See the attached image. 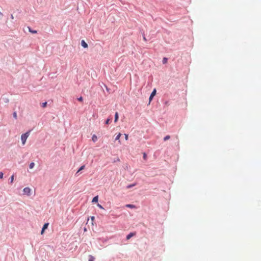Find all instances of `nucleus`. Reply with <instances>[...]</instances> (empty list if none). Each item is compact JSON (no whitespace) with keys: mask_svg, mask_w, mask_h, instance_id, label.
Returning a JSON list of instances; mask_svg holds the SVG:
<instances>
[{"mask_svg":"<svg viewBox=\"0 0 261 261\" xmlns=\"http://www.w3.org/2000/svg\"><path fill=\"white\" fill-rule=\"evenodd\" d=\"M97 207H98L99 208H100V209H102V210H104L103 207L101 204H100L99 203H97Z\"/></svg>","mask_w":261,"mask_h":261,"instance_id":"obj_26","label":"nucleus"},{"mask_svg":"<svg viewBox=\"0 0 261 261\" xmlns=\"http://www.w3.org/2000/svg\"><path fill=\"white\" fill-rule=\"evenodd\" d=\"M98 201V195H96L93 198L91 202L93 203H97Z\"/></svg>","mask_w":261,"mask_h":261,"instance_id":"obj_8","label":"nucleus"},{"mask_svg":"<svg viewBox=\"0 0 261 261\" xmlns=\"http://www.w3.org/2000/svg\"><path fill=\"white\" fill-rule=\"evenodd\" d=\"M31 130H32L31 129H30L28 131H27V132H25V133H23V134H22L21 135V142H22V144L23 145L25 144V143L26 142V141H27V139L28 138V137L29 136L30 132H31Z\"/></svg>","mask_w":261,"mask_h":261,"instance_id":"obj_1","label":"nucleus"},{"mask_svg":"<svg viewBox=\"0 0 261 261\" xmlns=\"http://www.w3.org/2000/svg\"><path fill=\"white\" fill-rule=\"evenodd\" d=\"M119 119V114L118 112H116L114 116V122H117Z\"/></svg>","mask_w":261,"mask_h":261,"instance_id":"obj_9","label":"nucleus"},{"mask_svg":"<svg viewBox=\"0 0 261 261\" xmlns=\"http://www.w3.org/2000/svg\"><path fill=\"white\" fill-rule=\"evenodd\" d=\"M168 61V58L167 57H164L162 60V63L163 64H166Z\"/></svg>","mask_w":261,"mask_h":261,"instance_id":"obj_16","label":"nucleus"},{"mask_svg":"<svg viewBox=\"0 0 261 261\" xmlns=\"http://www.w3.org/2000/svg\"><path fill=\"white\" fill-rule=\"evenodd\" d=\"M104 85L106 88V90L107 91V92H108L109 93H110L111 89L110 88H109L106 85L104 84Z\"/></svg>","mask_w":261,"mask_h":261,"instance_id":"obj_27","label":"nucleus"},{"mask_svg":"<svg viewBox=\"0 0 261 261\" xmlns=\"http://www.w3.org/2000/svg\"><path fill=\"white\" fill-rule=\"evenodd\" d=\"M35 166V163L34 162H31L29 164V168L30 169H33Z\"/></svg>","mask_w":261,"mask_h":261,"instance_id":"obj_21","label":"nucleus"},{"mask_svg":"<svg viewBox=\"0 0 261 261\" xmlns=\"http://www.w3.org/2000/svg\"><path fill=\"white\" fill-rule=\"evenodd\" d=\"M156 90L155 88H154L153 89L152 92L151 93L150 96H149V103H148V105L150 104V103L152 100V99H153L154 96L156 95Z\"/></svg>","mask_w":261,"mask_h":261,"instance_id":"obj_2","label":"nucleus"},{"mask_svg":"<svg viewBox=\"0 0 261 261\" xmlns=\"http://www.w3.org/2000/svg\"><path fill=\"white\" fill-rule=\"evenodd\" d=\"M85 168V165H82L78 169L79 171H81L82 170H84Z\"/></svg>","mask_w":261,"mask_h":261,"instance_id":"obj_22","label":"nucleus"},{"mask_svg":"<svg viewBox=\"0 0 261 261\" xmlns=\"http://www.w3.org/2000/svg\"><path fill=\"white\" fill-rule=\"evenodd\" d=\"M125 206L127 208H136V206L135 205L132 204H127L125 205Z\"/></svg>","mask_w":261,"mask_h":261,"instance_id":"obj_12","label":"nucleus"},{"mask_svg":"<svg viewBox=\"0 0 261 261\" xmlns=\"http://www.w3.org/2000/svg\"><path fill=\"white\" fill-rule=\"evenodd\" d=\"M92 140L93 142H95L97 140V137L96 135L94 134L92 136Z\"/></svg>","mask_w":261,"mask_h":261,"instance_id":"obj_14","label":"nucleus"},{"mask_svg":"<svg viewBox=\"0 0 261 261\" xmlns=\"http://www.w3.org/2000/svg\"><path fill=\"white\" fill-rule=\"evenodd\" d=\"M112 121V117L111 116H109L105 121V124H109Z\"/></svg>","mask_w":261,"mask_h":261,"instance_id":"obj_7","label":"nucleus"},{"mask_svg":"<svg viewBox=\"0 0 261 261\" xmlns=\"http://www.w3.org/2000/svg\"><path fill=\"white\" fill-rule=\"evenodd\" d=\"M143 159L144 160L146 161L147 159V154L145 152L143 153Z\"/></svg>","mask_w":261,"mask_h":261,"instance_id":"obj_19","label":"nucleus"},{"mask_svg":"<svg viewBox=\"0 0 261 261\" xmlns=\"http://www.w3.org/2000/svg\"><path fill=\"white\" fill-rule=\"evenodd\" d=\"M11 18H12V19H13V18H14V17H13V15H12V14H11Z\"/></svg>","mask_w":261,"mask_h":261,"instance_id":"obj_37","label":"nucleus"},{"mask_svg":"<svg viewBox=\"0 0 261 261\" xmlns=\"http://www.w3.org/2000/svg\"><path fill=\"white\" fill-rule=\"evenodd\" d=\"M81 46L84 47V48H88V44L85 42L84 40H82L81 42Z\"/></svg>","mask_w":261,"mask_h":261,"instance_id":"obj_6","label":"nucleus"},{"mask_svg":"<svg viewBox=\"0 0 261 261\" xmlns=\"http://www.w3.org/2000/svg\"><path fill=\"white\" fill-rule=\"evenodd\" d=\"M23 195L30 196L31 195V189L29 187H25L23 190Z\"/></svg>","mask_w":261,"mask_h":261,"instance_id":"obj_3","label":"nucleus"},{"mask_svg":"<svg viewBox=\"0 0 261 261\" xmlns=\"http://www.w3.org/2000/svg\"><path fill=\"white\" fill-rule=\"evenodd\" d=\"M4 173L2 172H0V179L3 178Z\"/></svg>","mask_w":261,"mask_h":261,"instance_id":"obj_29","label":"nucleus"},{"mask_svg":"<svg viewBox=\"0 0 261 261\" xmlns=\"http://www.w3.org/2000/svg\"><path fill=\"white\" fill-rule=\"evenodd\" d=\"M79 172H80V171H79V170H77V172L75 174V175L76 176H79Z\"/></svg>","mask_w":261,"mask_h":261,"instance_id":"obj_32","label":"nucleus"},{"mask_svg":"<svg viewBox=\"0 0 261 261\" xmlns=\"http://www.w3.org/2000/svg\"><path fill=\"white\" fill-rule=\"evenodd\" d=\"M13 117L16 119L17 118V112L16 111L13 113Z\"/></svg>","mask_w":261,"mask_h":261,"instance_id":"obj_24","label":"nucleus"},{"mask_svg":"<svg viewBox=\"0 0 261 261\" xmlns=\"http://www.w3.org/2000/svg\"><path fill=\"white\" fill-rule=\"evenodd\" d=\"M77 100L80 102H83V97L81 96L80 97L77 98Z\"/></svg>","mask_w":261,"mask_h":261,"instance_id":"obj_25","label":"nucleus"},{"mask_svg":"<svg viewBox=\"0 0 261 261\" xmlns=\"http://www.w3.org/2000/svg\"><path fill=\"white\" fill-rule=\"evenodd\" d=\"M47 105V101H45V102H43L41 103V107L43 108H44L46 107Z\"/></svg>","mask_w":261,"mask_h":261,"instance_id":"obj_18","label":"nucleus"},{"mask_svg":"<svg viewBox=\"0 0 261 261\" xmlns=\"http://www.w3.org/2000/svg\"><path fill=\"white\" fill-rule=\"evenodd\" d=\"M48 225H49V223H47V222L43 224V225L42 227V229L41 230V232H40L41 234H43L44 233L45 230L47 229Z\"/></svg>","mask_w":261,"mask_h":261,"instance_id":"obj_4","label":"nucleus"},{"mask_svg":"<svg viewBox=\"0 0 261 261\" xmlns=\"http://www.w3.org/2000/svg\"><path fill=\"white\" fill-rule=\"evenodd\" d=\"M137 234V232L136 231L130 232L126 236V240H129L130 238H132L133 237L135 236Z\"/></svg>","mask_w":261,"mask_h":261,"instance_id":"obj_5","label":"nucleus"},{"mask_svg":"<svg viewBox=\"0 0 261 261\" xmlns=\"http://www.w3.org/2000/svg\"><path fill=\"white\" fill-rule=\"evenodd\" d=\"M120 161V159L119 158H117L116 159H115L114 160V163L116 162H119Z\"/></svg>","mask_w":261,"mask_h":261,"instance_id":"obj_31","label":"nucleus"},{"mask_svg":"<svg viewBox=\"0 0 261 261\" xmlns=\"http://www.w3.org/2000/svg\"><path fill=\"white\" fill-rule=\"evenodd\" d=\"M3 16V14L0 12V19H1Z\"/></svg>","mask_w":261,"mask_h":261,"instance_id":"obj_35","label":"nucleus"},{"mask_svg":"<svg viewBox=\"0 0 261 261\" xmlns=\"http://www.w3.org/2000/svg\"><path fill=\"white\" fill-rule=\"evenodd\" d=\"M2 99L3 100V101L6 103H8L9 101V99L7 97H3L2 96Z\"/></svg>","mask_w":261,"mask_h":261,"instance_id":"obj_15","label":"nucleus"},{"mask_svg":"<svg viewBox=\"0 0 261 261\" xmlns=\"http://www.w3.org/2000/svg\"><path fill=\"white\" fill-rule=\"evenodd\" d=\"M83 230H84V232H86V231H87V228H86V227H84V229H83Z\"/></svg>","mask_w":261,"mask_h":261,"instance_id":"obj_36","label":"nucleus"},{"mask_svg":"<svg viewBox=\"0 0 261 261\" xmlns=\"http://www.w3.org/2000/svg\"><path fill=\"white\" fill-rule=\"evenodd\" d=\"M121 133H119L117 136L115 138V140H119V139H120V137H121Z\"/></svg>","mask_w":261,"mask_h":261,"instance_id":"obj_23","label":"nucleus"},{"mask_svg":"<svg viewBox=\"0 0 261 261\" xmlns=\"http://www.w3.org/2000/svg\"><path fill=\"white\" fill-rule=\"evenodd\" d=\"M14 176H15L14 174H13L9 178V184H12L13 182L14 179Z\"/></svg>","mask_w":261,"mask_h":261,"instance_id":"obj_11","label":"nucleus"},{"mask_svg":"<svg viewBox=\"0 0 261 261\" xmlns=\"http://www.w3.org/2000/svg\"><path fill=\"white\" fill-rule=\"evenodd\" d=\"M124 136H125V139L126 140H128V134H124Z\"/></svg>","mask_w":261,"mask_h":261,"instance_id":"obj_30","label":"nucleus"},{"mask_svg":"<svg viewBox=\"0 0 261 261\" xmlns=\"http://www.w3.org/2000/svg\"><path fill=\"white\" fill-rule=\"evenodd\" d=\"M170 138V135H167L165 137H164V138L163 139V140L164 141H166L168 140Z\"/></svg>","mask_w":261,"mask_h":261,"instance_id":"obj_20","label":"nucleus"},{"mask_svg":"<svg viewBox=\"0 0 261 261\" xmlns=\"http://www.w3.org/2000/svg\"><path fill=\"white\" fill-rule=\"evenodd\" d=\"M129 167V166H128V165L126 164V167H125V168L124 169L128 170V168Z\"/></svg>","mask_w":261,"mask_h":261,"instance_id":"obj_34","label":"nucleus"},{"mask_svg":"<svg viewBox=\"0 0 261 261\" xmlns=\"http://www.w3.org/2000/svg\"><path fill=\"white\" fill-rule=\"evenodd\" d=\"M88 257H89L88 261H94L95 257L93 255H89Z\"/></svg>","mask_w":261,"mask_h":261,"instance_id":"obj_17","label":"nucleus"},{"mask_svg":"<svg viewBox=\"0 0 261 261\" xmlns=\"http://www.w3.org/2000/svg\"><path fill=\"white\" fill-rule=\"evenodd\" d=\"M90 218L92 221V224L93 225V222L94 220H95V217H94V216H91Z\"/></svg>","mask_w":261,"mask_h":261,"instance_id":"obj_28","label":"nucleus"},{"mask_svg":"<svg viewBox=\"0 0 261 261\" xmlns=\"http://www.w3.org/2000/svg\"><path fill=\"white\" fill-rule=\"evenodd\" d=\"M136 185H137L136 182H135V183H133L132 184H129L126 186V189H130V188L134 187V186H135Z\"/></svg>","mask_w":261,"mask_h":261,"instance_id":"obj_13","label":"nucleus"},{"mask_svg":"<svg viewBox=\"0 0 261 261\" xmlns=\"http://www.w3.org/2000/svg\"><path fill=\"white\" fill-rule=\"evenodd\" d=\"M143 39L144 41H147V39L146 38L145 35H143Z\"/></svg>","mask_w":261,"mask_h":261,"instance_id":"obj_33","label":"nucleus"},{"mask_svg":"<svg viewBox=\"0 0 261 261\" xmlns=\"http://www.w3.org/2000/svg\"><path fill=\"white\" fill-rule=\"evenodd\" d=\"M29 32L32 34H36L37 33V31L32 29L30 27H28Z\"/></svg>","mask_w":261,"mask_h":261,"instance_id":"obj_10","label":"nucleus"}]
</instances>
